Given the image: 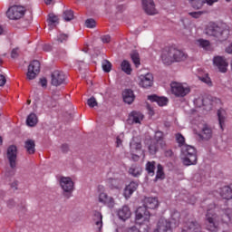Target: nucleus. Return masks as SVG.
Returning a JSON list of instances; mask_svg holds the SVG:
<instances>
[{
    "label": "nucleus",
    "mask_w": 232,
    "mask_h": 232,
    "mask_svg": "<svg viewBox=\"0 0 232 232\" xmlns=\"http://www.w3.org/2000/svg\"><path fill=\"white\" fill-rule=\"evenodd\" d=\"M188 57V53L175 47L165 48L161 53V61L168 66L173 63L187 61Z\"/></svg>",
    "instance_id": "nucleus-1"
},
{
    "label": "nucleus",
    "mask_w": 232,
    "mask_h": 232,
    "mask_svg": "<svg viewBox=\"0 0 232 232\" xmlns=\"http://www.w3.org/2000/svg\"><path fill=\"white\" fill-rule=\"evenodd\" d=\"M206 35L209 37H214L216 41L219 43H224L229 38V27L224 24H217L215 23H210L205 29Z\"/></svg>",
    "instance_id": "nucleus-2"
},
{
    "label": "nucleus",
    "mask_w": 232,
    "mask_h": 232,
    "mask_svg": "<svg viewBox=\"0 0 232 232\" xmlns=\"http://www.w3.org/2000/svg\"><path fill=\"white\" fill-rule=\"evenodd\" d=\"M215 204H210L205 216V224L208 231L217 232L218 231L220 218L215 213Z\"/></svg>",
    "instance_id": "nucleus-3"
},
{
    "label": "nucleus",
    "mask_w": 232,
    "mask_h": 232,
    "mask_svg": "<svg viewBox=\"0 0 232 232\" xmlns=\"http://www.w3.org/2000/svg\"><path fill=\"white\" fill-rule=\"evenodd\" d=\"M182 163L184 166H195L198 162L197 149L191 145H183L181 148Z\"/></svg>",
    "instance_id": "nucleus-4"
},
{
    "label": "nucleus",
    "mask_w": 232,
    "mask_h": 232,
    "mask_svg": "<svg viewBox=\"0 0 232 232\" xmlns=\"http://www.w3.org/2000/svg\"><path fill=\"white\" fill-rule=\"evenodd\" d=\"M166 147V141H164V133L160 130H157L154 135V139L150 140L148 146L149 153L150 155H156L160 148Z\"/></svg>",
    "instance_id": "nucleus-5"
},
{
    "label": "nucleus",
    "mask_w": 232,
    "mask_h": 232,
    "mask_svg": "<svg viewBox=\"0 0 232 232\" xmlns=\"http://www.w3.org/2000/svg\"><path fill=\"white\" fill-rule=\"evenodd\" d=\"M59 184L63 189V195L65 198H70L73 193L74 183L70 177H61Z\"/></svg>",
    "instance_id": "nucleus-6"
},
{
    "label": "nucleus",
    "mask_w": 232,
    "mask_h": 232,
    "mask_svg": "<svg viewBox=\"0 0 232 232\" xmlns=\"http://www.w3.org/2000/svg\"><path fill=\"white\" fill-rule=\"evenodd\" d=\"M26 9L24 7L21 5H13L7 10L6 15L8 19L17 21L18 19H21V17L24 15Z\"/></svg>",
    "instance_id": "nucleus-7"
},
{
    "label": "nucleus",
    "mask_w": 232,
    "mask_h": 232,
    "mask_svg": "<svg viewBox=\"0 0 232 232\" xmlns=\"http://www.w3.org/2000/svg\"><path fill=\"white\" fill-rule=\"evenodd\" d=\"M170 86L171 92L176 97H186V95L191 92V89L188 86H186L182 83L172 82Z\"/></svg>",
    "instance_id": "nucleus-8"
},
{
    "label": "nucleus",
    "mask_w": 232,
    "mask_h": 232,
    "mask_svg": "<svg viewBox=\"0 0 232 232\" xmlns=\"http://www.w3.org/2000/svg\"><path fill=\"white\" fill-rule=\"evenodd\" d=\"M41 72V63L37 60H34L28 66L26 77L29 81H34L39 72Z\"/></svg>",
    "instance_id": "nucleus-9"
},
{
    "label": "nucleus",
    "mask_w": 232,
    "mask_h": 232,
    "mask_svg": "<svg viewBox=\"0 0 232 232\" xmlns=\"http://www.w3.org/2000/svg\"><path fill=\"white\" fill-rule=\"evenodd\" d=\"M51 84L53 86H61L66 84V75L61 71H54L51 74Z\"/></svg>",
    "instance_id": "nucleus-10"
},
{
    "label": "nucleus",
    "mask_w": 232,
    "mask_h": 232,
    "mask_svg": "<svg viewBox=\"0 0 232 232\" xmlns=\"http://www.w3.org/2000/svg\"><path fill=\"white\" fill-rule=\"evenodd\" d=\"M7 159L9 160L10 168H12V169H15L17 162V147L15 145L8 147Z\"/></svg>",
    "instance_id": "nucleus-11"
},
{
    "label": "nucleus",
    "mask_w": 232,
    "mask_h": 232,
    "mask_svg": "<svg viewBox=\"0 0 232 232\" xmlns=\"http://www.w3.org/2000/svg\"><path fill=\"white\" fill-rule=\"evenodd\" d=\"M139 85L140 88H151L153 86V74L148 72L139 76Z\"/></svg>",
    "instance_id": "nucleus-12"
},
{
    "label": "nucleus",
    "mask_w": 232,
    "mask_h": 232,
    "mask_svg": "<svg viewBox=\"0 0 232 232\" xmlns=\"http://www.w3.org/2000/svg\"><path fill=\"white\" fill-rule=\"evenodd\" d=\"M213 64L221 72V73H226L227 72V60L224 56H215L213 58Z\"/></svg>",
    "instance_id": "nucleus-13"
},
{
    "label": "nucleus",
    "mask_w": 232,
    "mask_h": 232,
    "mask_svg": "<svg viewBox=\"0 0 232 232\" xmlns=\"http://www.w3.org/2000/svg\"><path fill=\"white\" fill-rule=\"evenodd\" d=\"M150 217H151V215L146 207L143 206L137 208L136 222H139L140 220H142V222H150Z\"/></svg>",
    "instance_id": "nucleus-14"
},
{
    "label": "nucleus",
    "mask_w": 232,
    "mask_h": 232,
    "mask_svg": "<svg viewBox=\"0 0 232 232\" xmlns=\"http://www.w3.org/2000/svg\"><path fill=\"white\" fill-rule=\"evenodd\" d=\"M142 6L148 15H156V14H159L157 8H155V2L153 0H142Z\"/></svg>",
    "instance_id": "nucleus-15"
},
{
    "label": "nucleus",
    "mask_w": 232,
    "mask_h": 232,
    "mask_svg": "<svg viewBox=\"0 0 232 232\" xmlns=\"http://www.w3.org/2000/svg\"><path fill=\"white\" fill-rule=\"evenodd\" d=\"M99 202L104 204V206H107V208H110L111 209L115 208V199L104 192L99 195Z\"/></svg>",
    "instance_id": "nucleus-16"
},
{
    "label": "nucleus",
    "mask_w": 232,
    "mask_h": 232,
    "mask_svg": "<svg viewBox=\"0 0 232 232\" xmlns=\"http://www.w3.org/2000/svg\"><path fill=\"white\" fill-rule=\"evenodd\" d=\"M198 137L202 140H209L213 138V129L208 124H204Z\"/></svg>",
    "instance_id": "nucleus-17"
},
{
    "label": "nucleus",
    "mask_w": 232,
    "mask_h": 232,
    "mask_svg": "<svg viewBox=\"0 0 232 232\" xmlns=\"http://www.w3.org/2000/svg\"><path fill=\"white\" fill-rule=\"evenodd\" d=\"M154 232H172L171 223H169L168 219H160L158 222V227Z\"/></svg>",
    "instance_id": "nucleus-18"
},
{
    "label": "nucleus",
    "mask_w": 232,
    "mask_h": 232,
    "mask_svg": "<svg viewBox=\"0 0 232 232\" xmlns=\"http://www.w3.org/2000/svg\"><path fill=\"white\" fill-rule=\"evenodd\" d=\"M137 188H139V182L131 181L125 188L123 195L125 198H130L131 195H133L134 191H137Z\"/></svg>",
    "instance_id": "nucleus-19"
},
{
    "label": "nucleus",
    "mask_w": 232,
    "mask_h": 232,
    "mask_svg": "<svg viewBox=\"0 0 232 232\" xmlns=\"http://www.w3.org/2000/svg\"><path fill=\"white\" fill-rule=\"evenodd\" d=\"M143 208H146L147 209H157V208H159V200L157 198H145Z\"/></svg>",
    "instance_id": "nucleus-20"
},
{
    "label": "nucleus",
    "mask_w": 232,
    "mask_h": 232,
    "mask_svg": "<svg viewBox=\"0 0 232 232\" xmlns=\"http://www.w3.org/2000/svg\"><path fill=\"white\" fill-rule=\"evenodd\" d=\"M118 217L121 220H128V218L131 217V210L130 209V207L123 206L121 208H120L118 210Z\"/></svg>",
    "instance_id": "nucleus-21"
},
{
    "label": "nucleus",
    "mask_w": 232,
    "mask_h": 232,
    "mask_svg": "<svg viewBox=\"0 0 232 232\" xmlns=\"http://www.w3.org/2000/svg\"><path fill=\"white\" fill-rule=\"evenodd\" d=\"M122 98L126 104H132L133 101H135V93H133L131 89H125L122 92Z\"/></svg>",
    "instance_id": "nucleus-22"
},
{
    "label": "nucleus",
    "mask_w": 232,
    "mask_h": 232,
    "mask_svg": "<svg viewBox=\"0 0 232 232\" xmlns=\"http://www.w3.org/2000/svg\"><path fill=\"white\" fill-rule=\"evenodd\" d=\"M186 227L188 232H200V229H202V227H200V224L198 223V221L195 219L188 220L186 223Z\"/></svg>",
    "instance_id": "nucleus-23"
},
{
    "label": "nucleus",
    "mask_w": 232,
    "mask_h": 232,
    "mask_svg": "<svg viewBox=\"0 0 232 232\" xmlns=\"http://www.w3.org/2000/svg\"><path fill=\"white\" fill-rule=\"evenodd\" d=\"M130 148L131 153H137V151H140V150H142V143L140 142V140L138 138H132L130 142Z\"/></svg>",
    "instance_id": "nucleus-24"
},
{
    "label": "nucleus",
    "mask_w": 232,
    "mask_h": 232,
    "mask_svg": "<svg viewBox=\"0 0 232 232\" xmlns=\"http://www.w3.org/2000/svg\"><path fill=\"white\" fill-rule=\"evenodd\" d=\"M170 224L171 230L173 227H179V224H180V212L175 210L171 214L170 221H168Z\"/></svg>",
    "instance_id": "nucleus-25"
},
{
    "label": "nucleus",
    "mask_w": 232,
    "mask_h": 232,
    "mask_svg": "<svg viewBox=\"0 0 232 232\" xmlns=\"http://www.w3.org/2000/svg\"><path fill=\"white\" fill-rule=\"evenodd\" d=\"M149 101L150 102H157L160 106H166L168 104V98L166 97H159L155 94L153 95H149L148 96Z\"/></svg>",
    "instance_id": "nucleus-26"
},
{
    "label": "nucleus",
    "mask_w": 232,
    "mask_h": 232,
    "mask_svg": "<svg viewBox=\"0 0 232 232\" xmlns=\"http://www.w3.org/2000/svg\"><path fill=\"white\" fill-rule=\"evenodd\" d=\"M92 222L96 226L97 229L101 231V229H102V214L99 211H94L92 216Z\"/></svg>",
    "instance_id": "nucleus-27"
},
{
    "label": "nucleus",
    "mask_w": 232,
    "mask_h": 232,
    "mask_svg": "<svg viewBox=\"0 0 232 232\" xmlns=\"http://www.w3.org/2000/svg\"><path fill=\"white\" fill-rule=\"evenodd\" d=\"M47 23L50 30H53L59 24V17L55 14L51 13L48 14Z\"/></svg>",
    "instance_id": "nucleus-28"
},
{
    "label": "nucleus",
    "mask_w": 232,
    "mask_h": 232,
    "mask_svg": "<svg viewBox=\"0 0 232 232\" xmlns=\"http://www.w3.org/2000/svg\"><path fill=\"white\" fill-rule=\"evenodd\" d=\"M24 148L29 155L35 153V140H26L24 142Z\"/></svg>",
    "instance_id": "nucleus-29"
},
{
    "label": "nucleus",
    "mask_w": 232,
    "mask_h": 232,
    "mask_svg": "<svg viewBox=\"0 0 232 232\" xmlns=\"http://www.w3.org/2000/svg\"><path fill=\"white\" fill-rule=\"evenodd\" d=\"M130 119L132 122H135V124H140V121L144 119V115H142V113L138 111H132L130 113Z\"/></svg>",
    "instance_id": "nucleus-30"
},
{
    "label": "nucleus",
    "mask_w": 232,
    "mask_h": 232,
    "mask_svg": "<svg viewBox=\"0 0 232 232\" xmlns=\"http://www.w3.org/2000/svg\"><path fill=\"white\" fill-rule=\"evenodd\" d=\"M121 68L122 72H124V73H126L127 75H131L132 69L130 62L124 60L121 64Z\"/></svg>",
    "instance_id": "nucleus-31"
},
{
    "label": "nucleus",
    "mask_w": 232,
    "mask_h": 232,
    "mask_svg": "<svg viewBox=\"0 0 232 232\" xmlns=\"http://www.w3.org/2000/svg\"><path fill=\"white\" fill-rule=\"evenodd\" d=\"M221 197L226 200L232 198V188L230 187H224L221 191Z\"/></svg>",
    "instance_id": "nucleus-32"
},
{
    "label": "nucleus",
    "mask_w": 232,
    "mask_h": 232,
    "mask_svg": "<svg viewBox=\"0 0 232 232\" xmlns=\"http://www.w3.org/2000/svg\"><path fill=\"white\" fill-rule=\"evenodd\" d=\"M130 175H132V177H139L142 173V169L137 165H132L129 169Z\"/></svg>",
    "instance_id": "nucleus-33"
},
{
    "label": "nucleus",
    "mask_w": 232,
    "mask_h": 232,
    "mask_svg": "<svg viewBox=\"0 0 232 232\" xmlns=\"http://www.w3.org/2000/svg\"><path fill=\"white\" fill-rule=\"evenodd\" d=\"M26 124L31 127L35 126V124H37V115H35V113L29 114L26 119Z\"/></svg>",
    "instance_id": "nucleus-34"
},
{
    "label": "nucleus",
    "mask_w": 232,
    "mask_h": 232,
    "mask_svg": "<svg viewBox=\"0 0 232 232\" xmlns=\"http://www.w3.org/2000/svg\"><path fill=\"white\" fill-rule=\"evenodd\" d=\"M188 3L191 5L192 8L195 10H200L202 6H204V0H188Z\"/></svg>",
    "instance_id": "nucleus-35"
},
{
    "label": "nucleus",
    "mask_w": 232,
    "mask_h": 232,
    "mask_svg": "<svg viewBox=\"0 0 232 232\" xmlns=\"http://www.w3.org/2000/svg\"><path fill=\"white\" fill-rule=\"evenodd\" d=\"M209 100L198 97L194 101V104L197 106V108H202V106H208V102Z\"/></svg>",
    "instance_id": "nucleus-36"
},
{
    "label": "nucleus",
    "mask_w": 232,
    "mask_h": 232,
    "mask_svg": "<svg viewBox=\"0 0 232 232\" xmlns=\"http://www.w3.org/2000/svg\"><path fill=\"white\" fill-rule=\"evenodd\" d=\"M146 171L149 175H155V161L147 162Z\"/></svg>",
    "instance_id": "nucleus-37"
},
{
    "label": "nucleus",
    "mask_w": 232,
    "mask_h": 232,
    "mask_svg": "<svg viewBox=\"0 0 232 232\" xmlns=\"http://www.w3.org/2000/svg\"><path fill=\"white\" fill-rule=\"evenodd\" d=\"M130 58L132 59L136 68H139V66H140V57L139 56V53L132 52L130 53Z\"/></svg>",
    "instance_id": "nucleus-38"
},
{
    "label": "nucleus",
    "mask_w": 232,
    "mask_h": 232,
    "mask_svg": "<svg viewBox=\"0 0 232 232\" xmlns=\"http://www.w3.org/2000/svg\"><path fill=\"white\" fill-rule=\"evenodd\" d=\"M59 95H61L59 92L53 93L52 99L46 102L48 108H55V106H57V103L53 101H57Z\"/></svg>",
    "instance_id": "nucleus-39"
},
{
    "label": "nucleus",
    "mask_w": 232,
    "mask_h": 232,
    "mask_svg": "<svg viewBox=\"0 0 232 232\" xmlns=\"http://www.w3.org/2000/svg\"><path fill=\"white\" fill-rule=\"evenodd\" d=\"M197 44L199 45L200 48H203L204 50H209V46L211 44L208 40L199 39L197 41Z\"/></svg>",
    "instance_id": "nucleus-40"
},
{
    "label": "nucleus",
    "mask_w": 232,
    "mask_h": 232,
    "mask_svg": "<svg viewBox=\"0 0 232 232\" xmlns=\"http://www.w3.org/2000/svg\"><path fill=\"white\" fill-rule=\"evenodd\" d=\"M102 68L103 72L110 73V72H111V63H110L108 60H103L102 63Z\"/></svg>",
    "instance_id": "nucleus-41"
},
{
    "label": "nucleus",
    "mask_w": 232,
    "mask_h": 232,
    "mask_svg": "<svg viewBox=\"0 0 232 232\" xmlns=\"http://www.w3.org/2000/svg\"><path fill=\"white\" fill-rule=\"evenodd\" d=\"M63 18L66 22H70L73 20V11L72 10H66L63 12Z\"/></svg>",
    "instance_id": "nucleus-42"
},
{
    "label": "nucleus",
    "mask_w": 232,
    "mask_h": 232,
    "mask_svg": "<svg viewBox=\"0 0 232 232\" xmlns=\"http://www.w3.org/2000/svg\"><path fill=\"white\" fill-rule=\"evenodd\" d=\"M159 179H164V167L160 164H158L156 172V180H159Z\"/></svg>",
    "instance_id": "nucleus-43"
},
{
    "label": "nucleus",
    "mask_w": 232,
    "mask_h": 232,
    "mask_svg": "<svg viewBox=\"0 0 232 232\" xmlns=\"http://www.w3.org/2000/svg\"><path fill=\"white\" fill-rule=\"evenodd\" d=\"M176 140L179 146V148L182 149V146H187L186 144V138H184L180 133L176 134Z\"/></svg>",
    "instance_id": "nucleus-44"
},
{
    "label": "nucleus",
    "mask_w": 232,
    "mask_h": 232,
    "mask_svg": "<svg viewBox=\"0 0 232 232\" xmlns=\"http://www.w3.org/2000/svg\"><path fill=\"white\" fill-rule=\"evenodd\" d=\"M87 104L89 108H95V106L99 105L97 99H95L93 96L87 100Z\"/></svg>",
    "instance_id": "nucleus-45"
},
{
    "label": "nucleus",
    "mask_w": 232,
    "mask_h": 232,
    "mask_svg": "<svg viewBox=\"0 0 232 232\" xmlns=\"http://www.w3.org/2000/svg\"><path fill=\"white\" fill-rule=\"evenodd\" d=\"M96 24L97 23L95 22V20H93V18H90L85 21V26L87 28H95Z\"/></svg>",
    "instance_id": "nucleus-46"
},
{
    "label": "nucleus",
    "mask_w": 232,
    "mask_h": 232,
    "mask_svg": "<svg viewBox=\"0 0 232 232\" xmlns=\"http://www.w3.org/2000/svg\"><path fill=\"white\" fill-rule=\"evenodd\" d=\"M122 139H124V133H121V134L116 138L117 148H119L120 146H122Z\"/></svg>",
    "instance_id": "nucleus-47"
},
{
    "label": "nucleus",
    "mask_w": 232,
    "mask_h": 232,
    "mask_svg": "<svg viewBox=\"0 0 232 232\" xmlns=\"http://www.w3.org/2000/svg\"><path fill=\"white\" fill-rule=\"evenodd\" d=\"M119 181L117 179L111 180V189H119Z\"/></svg>",
    "instance_id": "nucleus-48"
},
{
    "label": "nucleus",
    "mask_w": 232,
    "mask_h": 232,
    "mask_svg": "<svg viewBox=\"0 0 232 232\" xmlns=\"http://www.w3.org/2000/svg\"><path fill=\"white\" fill-rule=\"evenodd\" d=\"M218 117L220 128H221V130H224L225 118H224V116L220 115V111H218Z\"/></svg>",
    "instance_id": "nucleus-49"
},
{
    "label": "nucleus",
    "mask_w": 232,
    "mask_h": 232,
    "mask_svg": "<svg viewBox=\"0 0 232 232\" xmlns=\"http://www.w3.org/2000/svg\"><path fill=\"white\" fill-rule=\"evenodd\" d=\"M11 57H12V59H17V57H19V49L18 48H14L12 50Z\"/></svg>",
    "instance_id": "nucleus-50"
},
{
    "label": "nucleus",
    "mask_w": 232,
    "mask_h": 232,
    "mask_svg": "<svg viewBox=\"0 0 232 232\" xmlns=\"http://www.w3.org/2000/svg\"><path fill=\"white\" fill-rule=\"evenodd\" d=\"M58 41L60 43H64L65 41H68V34H62L58 36Z\"/></svg>",
    "instance_id": "nucleus-51"
},
{
    "label": "nucleus",
    "mask_w": 232,
    "mask_h": 232,
    "mask_svg": "<svg viewBox=\"0 0 232 232\" xmlns=\"http://www.w3.org/2000/svg\"><path fill=\"white\" fill-rule=\"evenodd\" d=\"M101 39L102 43L108 44L110 43V41H111V36H110V34H106V35H102Z\"/></svg>",
    "instance_id": "nucleus-52"
},
{
    "label": "nucleus",
    "mask_w": 232,
    "mask_h": 232,
    "mask_svg": "<svg viewBox=\"0 0 232 232\" xmlns=\"http://www.w3.org/2000/svg\"><path fill=\"white\" fill-rule=\"evenodd\" d=\"M200 80L202 81V82H205L208 86H211V78H209L208 76L201 77Z\"/></svg>",
    "instance_id": "nucleus-53"
},
{
    "label": "nucleus",
    "mask_w": 232,
    "mask_h": 232,
    "mask_svg": "<svg viewBox=\"0 0 232 232\" xmlns=\"http://www.w3.org/2000/svg\"><path fill=\"white\" fill-rule=\"evenodd\" d=\"M203 12L198 11V12H191L189 13V15H191V17H194L195 19H198V17L200 15H202Z\"/></svg>",
    "instance_id": "nucleus-54"
},
{
    "label": "nucleus",
    "mask_w": 232,
    "mask_h": 232,
    "mask_svg": "<svg viewBox=\"0 0 232 232\" xmlns=\"http://www.w3.org/2000/svg\"><path fill=\"white\" fill-rule=\"evenodd\" d=\"M61 150L63 151V153H68V151H70V146L64 143L61 146Z\"/></svg>",
    "instance_id": "nucleus-55"
},
{
    "label": "nucleus",
    "mask_w": 232,
    "mask_h": 232,
    "mask_svg": "<svg viewBox=\"0 0 232 232\" xmlns=\"http://www.w3.org/2000/svg\"><path fill=\"white\" fill-rule=\"evenodd\" d=\"M7 207L12 209L14 208H15V201H14V199H9L7 201Z\"/></svg>",
    "instance_id": "nucleus-56"
},
{
    "label": "nucleus",
    "mask_w": 232,
    "mask_h": 232,
    "mask_svg": "<svg viewBox=\"0 0 232 232\" xmlns=\"http://www.w3.org/2000/svg\"><path fill=\"white\" fill-rule=\"evenodd\" d=\"M40 84L41 86H43V88H46L48 84V80H46V78L40 79Z\"/></svg>",
    "instance_id": "nucleus-57"
},
{
    "label": "nucleus",
    "mask_w": 232,
    "mask_h": 232,
    "mask_svg": "<svg viewBox=\"0 0 232 232\" xmlns=\"http://www.w3.org/2000/svg\"><path fill=\"white\" fill-rule=\"evenodd\" d=\"M4 84H6V78L5 75L0 74V86H3Z\"/></svg>",
    "instance_id": "nucleus-58"
},
{
    "label": "nucleus",
    "mask_w": 232,
    "mask_h": 232,
    "mask_svg": "<svg viewBox=\"0 0 232 232\" xmlns=\"http://www.w3.org/2000/svg\"><path fill=\"white\" fill-rule=\"evenodd\" d=\"M165 157H169V158L173 157V150H167L165 151Z\"/></svg>",
    "instance_id": "nucleus-59"
},
{
    "label": "nucleus",
    "mask_w": 232,
    "mask_h": 232,
    "mask_svg": "<svg viewBox=\"0 0 232 232\" xmlns=\"http://www.w3.org/2000/svg\"><path fill=\"white\" fill-rule=\"evenodd\" d=\"M127 232H140V230L137 227H131Z\"/></svg>",
    "instance_id": "nucleus-60"
},
{
    "label": "nucleus",
    "mask_w": 232,
    "mask_h": 232,
    "mask_svg": "<svg viewBox=\"0 0 232 232\" xmlns=\"http://www.w3.org/2000/svg\"><path fill=\"white\" fill-rule=\"evenodd\" d=\"M225 51L227 53H232V43L226 48Z\"/></svg>",
    "instance_id": "nucleus-61"
},
{
    "label": "nucleus",
    "mask_w": 232,
    "mask_h": 232,
    "mask_svg": "<svg viewBox=\"0 0 232 232\" xmlns=\"http://www.w3.org/2000/svg\"><path fill=\"white\" fill-rule=\"evenodd\" d=\"M205 3H208L211 6L214 3H217L218 0H204Z\"/></svg>",
    "instance_id": "nucleus-62"
},
{
    "label": "nucleus",
    "mask_w": 232,
    "mask_h": 232,
    "mask_svg": "<svg viewBox=\"0 0 232 232\" xmlns=\"http://www.w3.org/2000/svg\"><path fill=\"white\" fill-rule=\"evenodd\" d=\"M147 109L149 110L150 115H154L153 108H151V106H150V104H147Z\"/></svg>",
    "instance_id": "nucleus-63"
},
{
    "label": "nucleus",
    "mask_w": 232,
    "mask_h": 232,
    "mask_svg": "<svg viewBox=\"0 0 232 232\" xmlns=\"http://www.w3.org/2000/svg\"><path fill=\"white\" fill-rule=\"evenodd\" d=\"M53 0H44L45 5H50Z\"/></svg>",
    "instance_id": "nucleus-64"
}]
</instances>
